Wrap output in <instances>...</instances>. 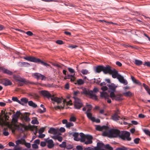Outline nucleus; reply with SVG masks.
I'll use <instances>...</instances> for the list:
<instances>
[{"mask_svg":"<svg viewBox=\"0 0 150 150\" xmlns=\"http://www.w3.org/2000/svg\"><path fill=\"white\" fill-rule=\"evenodd\" d=\"M96 71L97 73H99L101 71H103V66H99L96 68Z\"/></svg>","mask_w":150,"mask_h":150,"instance_id":"nucleus-26","label":"nucleus"},{"mask_svg":"<svg viewBox=\"0 0 150 150\" xmlns=\"http://www.w3.org/2000/svg\"><path fill=\"white\" fill-rule=\"evenodd\" d=\"M81 95L80 93L78 91H76L74 92L73 98L74 99V97H76V96H80Z\"/></svg>","mask_w":150,"mask_h":150,"instance_id":"nucleus-31","label":"nucleus"},{"mask_svg":"<svg viewBox=\"0 0 150 150\" xmlns=\"http://www.w3.org/2000/svg\"><path fill=\"white\" fill-rule=\"evenodd\" d=\"M16 143L17 145H18L19 144H22V141L20 140H18L16 141Z\"/></svg>","mask_w":150,"mask_h":150,"instance_id":"nucleus-60","label":"nucleus"},{"mask_svg":"<svg viewBox=\"0 0 150 150\" xmlns=\"http://www.w3.org/2000/svg\"><path fill=\"white\" fill-rule=\"evenodd\" d=\"M12 121L14 122H16L17 121V117L15 116L12 119Z\"/></svg>","mask_w":150,"mask_h":150,"instance_id":"nucleus-56","label":"nucleus"},{"mask_svg":"<svg viewBox=\"0 0 150 150\" xmlns=\"http://www.w3.org/2000/svg\"><path fill=\"white\" fill-rule=\"evenodd\" d=\"M134 63L137 66H139L142 64V62L141 60L135 59Z\"/></svg>","mask_w":150,"mask_h":150,"instance_id":"nucleus-30","label":"nucleus"},{"mask_svg":"<svg viewBox=\"0 0 150 150\" xmlns=\"http://www.w3.org/2000/svg\"><path fill=\"white\" fill-rule=\"evenodd\" d=\"M28 99L25 98H22L21 99L20 103H19L22 105H24L25 104L28 103Z\"/></svg>","mask_w":150,"mask_h":150,"instance_id":"nucleus-20","label":"nucleus"},{"mask_svg":"<svg viewBox=\"0 0 150 150\" xmlns=\"http://www.w3.org/2000/svg\"><path fill=\"white\" fill-rule=\"evenodd\" d=\"M107 86H108L109 89L113 91V92L115 91L116 88L117 87V86H116L114 84L112 83L108 85Z\"/></svg>","mask_w":150,"mask_h":150,"instance_id":"nucleus-22","label":"nucleus"},{"mask_svg":"<svg viewBox=\"0 0 150 150\" xmlns=\"http://www.w3.org/2000/svg\"><path fill=\"white\" fill-rule=\"evenodd\" d=\"M40 94L44 97H46L48 99L52 96V95L47 91L43 90L40 92Z\"/></svg>","mask_w":150,"mask_h":150,"instance_id":"nucleus-13","label":"nucleus"},{"mask_svg":"<svg viewBox=\"0 0 150 150\" xmlns=\"http://www.w3.org/2000/svg\"><path fill=\"white\" fill-rule=\"evenodd\" d=\"M40 142V140L38 139H37L36 140H35L34 141V143L36 144H39Z\"/></svg>","mask_w":150,"mask_h":150,"instance_id":"nucleus-63","label":"nucleus"},{"mask_svg":"<svg viewBox=\"0 0 150 150\" xmlns=\"http://www.w3.org/2000/svg\"><path fill=\"white\" fill-rule=\"evenodd\" d=\"M33 76L34 78L37 79H41L42 80H45L46 79V77L38 73L33 74Z\"/></svg>","mask_w":150,"mask_h":150,"instance_id":"nucleus-9","label":"nucleus"},{"mask_svg":"<svg viewBox=\"0 0 150 150\" xmlns=\"http://www.w3.org/2000/svg\"><path fill=\"white\" fill-rule=\"evenodd\" d=\"M2 70L3 72L6 74L9 75H12V72L11 71L5 68H2Z\"/></svg>","mask_w":150,"mask_h":150,"instance_id":"nucleus-27","label":"nucleus"},{"mask_svg":"<svg viewBox=\"0 0 150 150\" xmlns=\"http://www.w3.org/2000/svg\"><path fill=\"white\" fill-rule=\"evenodd\" d=\"M100 96L102 98H104L105 99H107V102L108 103H110L111 102L110 99H109V96L108 93L105 92H102L100 93Z\"/></svg>","mask_w":150,"mask_h":150,"instance_id":"nucleus-8","label":"nucleus"},{"mask_svg":"<svg viewBox=\"0 0 150 150\" xmlns=\"http://www.w3.org/2000/svg\"><path fill=\"white\" fill-rule=\"evenodd\" d=\"M86 106L87 107V110L86 112H90L92 109V106L91 105L88 104L86 103Z\"/></svg>","mask_w":150,"mask_h":150,"instance_id":"nucleus-33","label":"nucleus"},{"mask_svg":"<svg viewBox=\"0 0 150 150\" xmlns=\"http://www.w3.org/2000/svg\"><path fill=\"white\" fill-rule=\"evenodd\" d=\"M109 74H111L112 77L114 79H117V76L120 75L118 74V71L114 69H112Z\"/></svg>","mask_w":150,"mask_h":150,"instance_id":"nucleus-15","label":"nucleus"},{"mask_svg":"<svg viewBox=\"0 0 150 150\" xmlns=\"http://www.w3.org/2000/svg\"><path fill=\"white\" fill-rule=\"evenodd\" d=\"M16 80L17 81L19 82H23L25 84H27L29 83L28 81L24 79L21 78L20 77H18L17 79H16Z\"/></svg>","mask_w":150,"mask_h":150,"instance_id":"nucleus-19","label":"nucleus"},{"mask_svg":"<svg viewBox=\"0 0 150 150\" xmlns=\"http://www.w3.org/2000/svg\"><path fill=\"white\" fill-rule=\"evenodd\" d=\"M144 132L146 135H149L150 137V131L148 129H144Z\"/></svg>","mask_w":150,"mask_h":150,"instance_id":"nucleus-42","label":"nucleus"},{"mask_svg":"<svg viewBox=\"0 0 150 150\" xmlns=\"http://www.w3.org/2000/svg\"><path fill=\"white\" fill-rule=\"evenodd\" d=\"M81 72L83 74L86 75L88 73V71L87 69H82L81 71Z\"/></svg>","mask_w":150,"mask_h":150,"instance_id":"nucleus-38","label":"nucleus"},{"mask_svg":"<svg viewBox=\"0 0 150 150\" xmlns=\"http://www.w3.org/2000/svg\"><path fill=\"white\" fill-rule=\"evenodd\" d=\"M45 129V128H41L38 131V133H39V134H42L43 132L44 131Z\"/></svg>","mask_w":150,"mask_h":150,"instance_id":"nucleus-45","label":"nucleus"},{"mask_svg":"<svg viewBox=\"0 0 150 150\" xmlns=\"http://www.w3.org/2000/svg\"><path fill=\"white\" fill-rule=\"evenodd\" d=\"M40 107L42 108H43V110H38L39 112L40 113H43L46 111V109L45 108H44V106L42 104H41L40 105Z\"/></svg>","mask_w":150,"mask_h":150,"instance_id":"nucleus-37","label":"nucleus"},{"mask_svg":"<svg viewBox=\"0 0 150 150\" xmlns=\"http://www.w3.org/2000/svg\"><path fill=\"white\" fill-rule=\"evenodd\" d=\"M23 119L26 122H28L30 121V118L27 116H25L24 117Z\"/></svg>","mask_w":150,"mask_h":150,"instance_id":"nucleus-40","label":"nucleus"},{"mask_svg":"<svg viewBox=\"0 0 150 150\" xmlns=\"http://www.w3.org/2000/svg\"><path fill=\"white\" fill-rule=\"evenodd\" d=\"M131 78L133 83L139 85H140L141 84V83L138 80L136 79L133 76H131Z\"/></svg>","mask_w":150,"mask_h":150,"instance_id":"nucleus-25","label":"nucleus"},{"mask_svg":"<svg viewBox=\"0 0 150 150\" xmlns=\"http://www.w3.org/2000/svg\"><path fill=\"white\" fill-rule=\"evenodd\" d=\"M119 114V111L118 110L117 112H116L112 116V119L113 120L117 121L119 120L120 118L121 119H122L123 120L126 119L125 118H120V116H118V115Z\"/></svg>","mask_w":150,"mask_h":150,"instance_id":"nucleus-12","label":"nucleus"},{"mask_svg":"<svg viewBox=\"0 0 150 150\" xmlns=\"http://www.w3.org/2000/svg\"><path fill=\"white\" fill-rule=\"evenodd\" d=\"M76 149L78 150H82L83 148L82 146L80 145H78L76 147Z\"/></svg>","mask_w":150,"mask_h":150,"instance_id":"nucleus-54","label":"nucleus"},{"mask_svg":"<svg viewBox=\"0 0 150 150\" xmlns=\"http://www.w3.org/2000/svg\"><path fill=\"white\" fill-rule=\"evenodd\" d=\"M84 83V81L82 79H80L77 80L76 82H75L74 83L75 84H78V85H81Z\"/></svg>","mask_w":150,"mask_h":150,"instance_id":"nucleus-28","label":"nucleus"},{"mask_svg":"<svg viewBox=\"0 0 150 150\" xmlns=\"http://www.w3.org/2000/svg\"><path fill=\"white\" fill-rule=\"evenodd\" d=\"M110 97L112 99L117 101H119L121 100L120 96L119 95H115L113 92H111L110 93Z\"/></svg>","mask_w":150,"mask_h":150,"instance_id":"nucleus-10","label":"nucleus"},{"mask_svg":"<svg viewBox=\"0 0 150 150\" xmlns=\"http://www.w3.org/2000/svg\"><path fill=\"white\" fill-rule=\"evenodd\" d=\"M51 100L53 101V103L55 102L58 104L61 103L62 101H63V104H64L66 102L65 100L55 96L54 95L52 96L51 97Z\"/></svg>","mask_w":150,"mask_h":150,"instance_id":"nucleus-7","label":"nucleus"},{"mask_svg":"<svg viewBox=\"0 0 150 150\" xmlns=\"http://www.w3.org/2000/svg\"><path fill=\"white\" fill-rule=\"evenodd\" d=\"M25 33L28 35L31 36L33 35V33L30 31H28Z\"/></svg>","mask_w":150,"mask_h":150,"instance_id":"nucleus-53","label":"nucleus"},{"mask_svg":"<svg viewBox=\"0 0 150 150\" xmlns=\"http://www.w3.org/2000/svg\"><path fill=\"white\" fill-rule=\"evenodd\" d=\"M143 87L147 91L149 89V88H148V86L145 84L143 83Z\"/></svg>","mask_w":150,"mask_h":150,"instance_id":"nucleus-58","label":"nucleus"},{"mask_svg":"<svg viewBox=\"0 0 150 150\" xmlns=\"http://www.w3.org/2000/svg\"><path fill=\"white\" fill-rule=\"evenodd\" d=\"M32 147L33 148L35 149H37L38 148V146L35 144H32Z\"/></svg>","mask_w":150,"mask_h":150,"instance_id":"nucleus-47","label":"nucleus"},{"mask_svg":"<svg viewBox=\"0 0 150 150\" xmlns=\"http://www.w3.org/2000/svg\"><path fill=\"white\" fill-rule=\"evenodd\" d=\"M28 105L31 107L35 108L37 107L36 104L34 103L32 101H30L28 102Z\"/></svg>","mask_w":150,"mask_h":150,"instance_id":"nucleus-29","label":"nucleus"},{"mask_svg":"<svg viewBox=\"0 0 150 150\" xmlns=\"http://www.w3.org/2000/svg\"><path fill=\"white\" fill-rule=\"evenodd\" d=\"M46 142L47 143V147L49 148H53L54 146L53 141L52 139H49L47 140Z\"/></svg>","mask_w":150,"mask_h":150,"instance_id":"nucleus-18","label":"nucleus"},{"mask_svg":"<svg viewBox=\"0 0 150 150\" xmlns=\"http://www.w3.org/2000/svg\"><path fill=\"white\" fill-rule=\"evenodd\" d=\"M59 146L61 148H65L66 146V143L65 142H63L61 144H59Z\"/></svg>","mask_w":150,"mask_h":150,"instance_id":"nucleus-34","label":"nucleus"},{"mask_svg":"<svg viewBox=\"0 0 150 150\" xmlns=\"http://www.w3.org/2000/svg\"><path fill=\"white\" fill-rule=\"evenodd\" d=\"M31 123L33 124H39V122L37 119L33 120Z\"/></svg>","mask_w":150,"mask_h":150,"instance_id":"nucleus-43","label":"nucleus"},{"mask_svg":"<svg viewBox=\"0 0 150 150\" xmlns=\"http://www.w3.org/2000/svg\"><path fill=\"white\" fill-rule=\"evenodd\" d=\"M105 146L102 143H97V146L99 147L100 149L104 147Z\"/></svg>","mask_w":150,"mask_h":150,"instance_id":"nucleus-35","label":"nucleus"},{"mask_svg":"<svg viewBox=\"0 0 150 150\" xmlns=\"http://www.w3.org/2000/svg\"><path fill=\"white\" fill-rule=\"evenodd\" d=\"M79 134L77 132H74L73 134V136L74 137V140L79 141H80L82 142H84L85 144L88 145L91 144L92 142L93 137L91 135L86 134L85 135L82 133H80L79 135L80 138L78 137Z\"/></svg>","mask_w":150,"mask_h":150,"instance_id":"nucleus-2","label":"nucleus"},{"mask_svg":"<svg viewBox=\"0 0 150 150\" xmlns=\"http://www.w3.org/2000/svg\"><path fill=\"white\" fill-rule=\"evenodd\" d=\"M117 79L120 83L124 84L125 85H126L127 84V81L125 80L123 76L120 75H118L117 77Z\"/></svg>","mask_w":150,"mask_h":150,"instance_id":"nucleus-16","label":"nucleus"},{"mask_svg":"<svg viewBox=\"0 0 150 150\" xmlns=\"http://www.w3.org/2000/svg\"><path fill=\"white\" fill-rule=\"evenodd\" d=\"M12 100L15 102H16L19 103H20V100L18 99V98L16 97H13L12 98Z\"/></svg>","mask_w":150,"mask_h":150,"instance_id":"nucleus-39","label":"nucleus"},{"mask_svg":"<svg viewBox=\"0 0 150 150\" xmlns=\"http://www.w3.org/2000/svg\"><path fill=\"white\" fill-rule=\"evenodd\" d=\"M138 117L139 118H144L145 116L144 115L142 114H140L139 115Z\"/></svg>","mask_w":150,"mask_h":150,"instance_id":"nucleus-61","label":"nucleus"},{"mask_svg":"<svg viewBox=\"0 0 150 150\" xmlns=\"http://www.w3.org/2000/svg\"><path fill=\"white\" fill-rule=\"evenodd\" d=\"M104 148L108 150H112L113 148L109 144H107L105 146Z\"/></svg>","mask_w":150,"mask_h":150,"instance_id":"nucleus-36","label":"nucleus"},{"mask_svg":"<svg viewBox=\"0 0 150 150\" xmlns=\"http://www.w3.org/2000/svg\"><path fill=\"white\" fill-rule=\"evenodd\" d=\"M123 94L124 96L127 97L132 96V93L130 91H128V92L123 93Z\"/></svg>","mask_w":150,"mask_h":150,"instance_id":"nucleus-32","label":"nucleus"},{"mask_svg":"<svg viewBox=\"0 0 150 150\" xmlns=\"http://www.w3.org/2000/svg\"><path fill=\"white\" fill-rule=\"evenodd\" d=\"M21 65L22 66H27V65H29V64L27 62H21Z\"/></svg>","mask_w":150,"mask_h":150,"instance_id":"nucleus-49","label":"nucleus"},{"mask_svg":"<svg viewBox=\"0 0 150 150\" xmlns=\"http://www.w3.org/2000/svg\"><path fill=\"white\" fill-rule=\"evenodd\" d=\"M143 65H146L148 67H150V62H146L143 64Z\"/></svg>","mask_w":150,"mask_h":150,"instance_id":"nucleus-52","label":"nucleus"},{"mask_svg":"<svg viewBox=\"0 0 150 150\" xmlns=\"http://www.w3.org/2000/svg\"><path fill=\"white\" fill-rule=\"evenodd\" d=\"M96 129L98 131L103 132L102 135L109 137H120V132L117 129H110L106 126H101L98 125L96 126Z\"/></svg>","mask_w":150,"mask_h":150,"instance_id":"nucleus-1","label":"nucleus"},{"mask_svg":"<svg viewBox=\"0 0 150 150\" xmlns=\"http://www.w3.org/2000/svg\"><path fill=\"white\" fill-rule=\"evenodd\" d=\"M3 134L5 136H7L9 135V133L8 132L6 131L4 129V130Z\"/></svg>","mask_w":150,"mask_h":150,"instance_id":"nucleus-46","label":"nucleus"},{"mask_svg":"<svg viewBox=\"0 0 150 150\" xmlns=\"http://www.w3.org/2000/svg\"><path fill=\"white\" fill-rule=\"evenodd\" d=\"M68 69L69 71L71 74L74 73L75 72L74 70L72 68L69 67L68 68Z\"/></svg>","mask_w":150,"mask_h":150,"instance_id":"nucleus-44","label":"nucleus"},{"mask_svg":"<svg viewBox=\"0 0 150 150\" xmlns=\"http://www.w3.org/2000/svg\"><path fill=\"white\" fill-rule=\"evenodd\" d=\"M84 150H93V147H88L85 148L84 149Z\"/></svg>","mask_w":150,"mask_h":150,"instance_id":"nucleus-57","label":"nucleus"},{"mask_svg":"<svg viewBox=\"0 0 150 150\" xmlns=\"http://www.w3.org/2000/svg\"><path fill=\"white\" fill-rule=\"evenodd\" d=\"M25 145L26 147L28 148H30L31 147V144L29 143H25Z\"/></svg>","mask_w":150,"mask_h":150,"instance_id":"nucleus-51","label":"nucleus"},{"mask_svg":"<svg viewBox=\"0 0 150 150\" xmlns=\"http://www.w3.org/2000/svg\"><path fill=\"white\" fill-rule=\"evenodd\" d=\"M129 136L130 133L129 132L123 131L120 132L119 137L122 140H126L129 141L131 140V139Z\"/></svg>","mask_w":150,"mask_h":150,"instance_id":"nucleus-5","label":"nucleus"},{"mask_svg":"<svg viewBox=\"0 0 150 150\" xmlns=\"http://www.w3.org/2000/svg\"><path fill=\"white\" fill-rule=\"evenodd\" d=\"M67 79H70V81L71 82L74 81L76 79V77H75V74L74 73L73 75H67Z\"/></svg>","mask_w":150,"mask_h":150,"instance_id":"nucleus-23","label":"nucleus"},{"mask_svg":"<svg viewBox=\"0 0 150 150\" xmlns=\"http://www.w3.org/2000/svg\"><path fill=\"white\" fill-rule=\"evenodd\" d=\"M2 83L5 86L11 85L12 84L10 80L6 79L2 80Z\"/></svg>","mask_w":150,"mask_h":150,"instance_id":"nucleus-17","label":"nucleus"},{"mask_svg":"<svg viewBox=\"0 0 150 150\" xmlns=\"http://www.w3.org/2000/svg\"><path fill=\"white\" fill-rule=\"evenodd\" d=\"M108 87L106 86H103L101 88V89L103 91L105 92V91L107 90L108 89Z\"/></svg>","mask_w":150,"mask_h":150,"instance_id":"nucleus-50","label":"nucleus"},{"mask_svg":"<svg viewBox=\"0 0 150 150\" xmlns=\"http://www.w3.org/2000/svg\"><path fill=\"white\" fill-rule=\"evenodd\" d=\"M86 114L87 117L91 121H94V117H92V114L90 112H86Z\"/></svg>","mask_w":150,"mask_h":150,"instance_id":"nucleus-24","label":"nucleus"},{"mask_svg":"<svg viewBox=\"0 0 150 150\" xmlns=\"http://www.w3.org/2000/svg\"><path fill=\"white\" fill-rule=\"evenodd\" d=\"M98 91V89L96 87L93 88V91H89L87 89L84 88L83 90V93L86 96H89L90 98L92 99L97 100L98 98L95 93H97Z\"/></svg>","mask_w":150,"mask_h":150,"instance_id":"nucleus-3","label":"nucleus"},{"mask_svg":"<svg viewBox=\"0 0 150 150\" xmlns=\"http://www.w3.org/2000/svg\"><path fill=\"white\" fill-rule=\"evenodd\" d=\"M116 150H126V148H118L116 149Z\"/></svg>","mask_w":150,"mask_h":150,"instance_id":"nucleus-64","label":"nucleus"},{"mask_svg":"<svg viewBox=\"0 0 150 150\" xmlns=\"http://www.w3.org/2000/svg\"><path fill=\"white\" fill-rule=\"evenodd\" d=\"M48 132L51 134H53L54 135L60 134L58 129L53 128H50L48 131Z\"/></svg>","mask_w":150,"mask_h":150,"instance_id":"nucleus-14","label":"nucleus"},{"mask_svg":"<svg viewBox=\"0 0 150 150\" xmlns=\"http://www.w3.org/2000/svg\"><path fill=\"white\" fill-rule=\"evenodd\" d=\"M112 70L111 67L109 65H107L106 67L103 66V72L105 74H110Z\"/></svg>","mask_w":150,"mask_h":150,"instance_id":"nucleus-11","label":"nucleus"},{"mask_svg":"<svg viewBox=\"0 0 150 150\" xmlns=\"http://www.w3.org/2000/svg\"><path fill=\"white\" fill-rule=\"evenodd\" d=\"M56 42L57 44L59 45H62L63 43V41L61 40H57L56 41Z\"/></svg>","mask_w":150,"mask_h":150,"instance_id":"nucleus-59","label":"nucleus"},{"mask_svg":"<svg viewBox=\"0 0 150 150\" xmlns=\"http://www.w3.org/2000/svg\"><path fill=\"white\" fill-rule=\"evenodd\" d=\"M73 125L74 124L73 123L69 122L67 123L66 124V126L67 128H69L73 126Z\"/></svg>","mask_w":150,"mask_h":150,"instance_id":"nucleus-41","label":"nucleus"},{"mask_svg":"<svg viewBox=\"0 0 150 150\" xmlns=\"http://www.w3.org/2000/svg\"><path fill=\"white\" fill-rule=\"evenodd\" d=\"M24 59L31 62L35 63H40L42 64L46 67H51L50 65L42 61L39 59L33 56H26L23 57Z\"/></svg>","mask_w":150,"mask_h":150,"instance_id":"nucleus-4","label":"nucleus"},{"mask_svg":"<svg viewBox=\"0 0 150 150\" xmlns=\"http://www.w3.org/2000/svg\"><path fill=\"white\" fill-rule=\"evenodd\" d=\"M74 106L75 108L79 109L83 106V104L80 100L78 98L74 97Z\"/></svg>","mask_w":150,"mask_h":150,"instance_id":"nucleus-6","label":"nucleus"},{"mask_svg":"<svg viewBox=\"0 0 150 150\" xmlns=\"http://www.w3.org/2000/svg\"><path fill=\"white\" fill-rule=\"evenodd\" d=\"M139 138H136L134 140V142L136 144H138L139 143Z\"/></svg>","mask_w":150,"mask_h":150,"instance_id":"nucleus-48","label":"nucleus"},{"mask_svg":"<svg viewBox=\"0 0 150 150\" xmlns=\"http://www.w3.org/2000/svg\"><path fill=\"white\" fill-rule=\"evenodd\" d=\"M59 135H54L51 137L54 139L57 140L61 142L62 140V137L59 136Z\"/></svg>","mask_w":150,"mask_h":150,"instance_id":"nucleus-21","label":"nucleus"},{"mask_svg":"<svg viewBox=\"0 0 150 150\" xmlns=\"http://www.w3.org/2000/svg\"><path fill=\"white\" fill-rule=\"evenodd\" d=\"M70 120L71 121L75 122L76 120V118L75 117L72 116L70 118Z\"/></svg>","mask_w":150,"mask_h":150,"instance_id":"nucleus-55","label":"nucleus"},{"mask_svg":"<svg viewBox=\"0 0 150 150\" xmlns=\"http://www.w3.org/2000/svg\"><path fill=\"white\" fill-rule=\"evenodd\" d=\"M40 146L42 147H44L46 146V143L44 142H40Z\"/></svg>","mask_w":150,"mask_h":150,"instance_id":"nucleus-62","label":"nucleus"}]
</instances>
